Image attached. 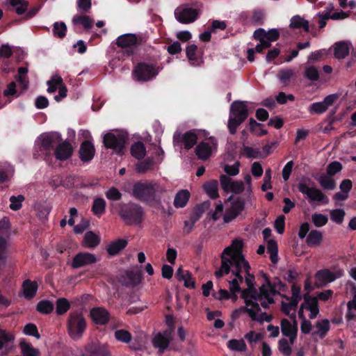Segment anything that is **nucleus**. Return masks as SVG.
<instances>
[{
  "mask_svg": "<svg viewBox=\"0 0 356 356\" xmlns=\"http://www.w3.org/2000/svg\"><path fill=\"white\" fill-rule=\"evenodd\" d=\"M323 241L322 233L316 229H312L308 234L306 242L309 247L319 245Z\"/></svg>",
  "mask_w": 356,
  "mask_h": 356,
  "instance_id": "obj_33",
  "label": "nucleus"
},
{
  "mask_svg": "<svg viewBox=\"0 0 356 356\" xmlns=\"http://www.w3.org/2000/svg\"><path fill=\"white\" fill-rule=\"evenodd\" d=\"M19 346L23 356H38V351L27 342H20Z\"/></svg>",
  "mask_w": 356,
  "mask_h": 356,
  "instance_id": "obj_54",
  "label": "nucleus"
},
{
  "mask_svg": "<svg viewBox=\"0 0 356 356\" xmlns=\"http://www.w3.org/2000/svg\"><path fill=\"white\" fill-rule=\"evenodd\" d=\"M23 332L29 336L35 337L37 339L40 338V335L38 332V330L37 326L33 323H28L26 324L23 329Z\"/></svg>",
  "mask_w": 356,
  "mask_h": 356,
  "instance_id": "obj_63",
  "label": "nucleus"
},
{
  "mask_svg": "<svg viewBox=\"0 0 356 356\" xmlns=\"http://www.w3.org/2000/svg\"><path fill=\"white\" fill-rule=\"evenodd\" d=\"M304 302L302 303L305 305V308L310 312L309 318L314 319L316 318L319 314L318 301L317 298L306 293L303 296Z\"/></svg>",
  "mask_w": 356,
  "mask_h": 356,
  "instance_id": "obj_22",
  "label": "nucleus"
},
{
  "mask_svg": "<svg viewBox=\"0 0 356 356\" xmlns=\"http://www.w3.org/2000/svg\"><path fill=\"white\" fill-rule=\"evenodd\" d=\"M349 47L346 42L341 41L335 43L334 55L337 59H343L349 54Z\"/></svg>",
  "mask_w": 356,
  "mask_h": 356,
  "instance_id": "obj_31",
  "label": "nucleus"
},
{
  "mask_svg": "<svg viewBox=\"0 0 356 356\" xmlns=\"http://www.w3.org/2000/svg\"><path fill=\"white\" fill-rule=\"evenodd\" d=\"M25 200V197L22 195L17 196L12 195L10 197V209L13 211H18L22 207V202Z\"/></svg>",
  "mask_w": 356,
  "mask_h": 356,
  "instance_id": "obj_56",
  "label": "nucleus"
},
{
  "mask_svg": "<svg viewBox=\"0 0 356 356\" xmlns=\"http://www.w3.org/2000/svg\"><path fill=\"white\" fill-rule=\"evenodd\" d=\"M312 220L316 227H321L327 223L328 218L325 215L314 213L312 216Z\"/></svg>",
  "mask_w": 356,
  "mask_h": 356,
  "instance_id": "obj_60",
  "label": "nucleus"
},
{
  "mask_svg": "<svg viewBox=\"0 0 356 356\" xmlns=\"http://www.w3.org/2000/svg\"><path fill=\"white\" fill-rule=\"evenodd\" d=\"M99 243V238L95 233H93L91 231H89L85 234L83 238L84 246L90 248H93L97 246Z\"/></svg>",
  "mask_w": 356,
  "mask_h": 356,
  "instance_id": "obj_38",
  "label": "nucleus"
},
{
  "mask_svg": "<svg viewBox=\"0 0 356 356\" xmlns=\"http://www.w3.org/2000/svg\"><path fill=\"white\" fill-rule=\"evenodd\" d=\"M67 327L68 334L72 339H80L87 327L86 320L83 312L79 310L70 312L67 321Z\"/></svg>",
  "mask_w": 356,
  "mask_h": 356,
  "instance_id": "obj_4",
  "label": "nucleus"
},
{
  "mask_svg": "<svg viewBox=\"0 0 356 356\" xmlns=\"http://www.w3.org/2000/svg\"><path fill=\"white\" fill-rule=\"evenodd\" d=\"M115 337L120 342L128 343L131 341L132 335L129 331L122 329L115 332Z\"/></svg>",
  "mask_w": 356,
  "mask_h": 356,
  "instance_id": "obj_55",
  "label": "nucleus"
},
{
  "mask_svg": "<svg viewBox=\"0 0 356 356\" xmlns=\"http://www.w3.org/2000/svg\"><path fill=\"white\" fill-rule=\"evenodd\" d=\"M175 275L179 281H184L185 287L195 289V282L193 279L191 273L188 270L184 271L181 267H179L177 270Z\"/></svg>",
  "mask_w": 356,
  "mask_h": 356,
  "instance_id": "obj_26",
  "label": "nucleus"
},
{
  "mask_svg": "<svg viewBox=\"0 0 356 356\" xmlns=\"http://www.w3.org/2000/svg\"><path fill=\"white\" fill-rule=\"evenodd\" d=\"M208 205H209V204L207 202H204L201 204L197 205L194 209L193 213L190 215V217H189V218L191 221V227L189 228L185 229V234H189L193 231V229H194V227H195V224L202 217V214L204 213Z\"/></svg>",
  "mask_w": 356,
  "mask_h": 356,
  "instance_id": "obj_23",
  "label": "nucleus"
},
{
  "mask_svg": "<svg viewBox=\"0 0 356 356\" xmlns=\"http://www.w3.org/2000/svg\"><path fill=\"white\" fill-rule=\"evenodd\" d=\"M342 164L339 161H332L330 163L326 168V172L329 175L334 176L337 173L341 171Z\"/></svg>",
  "mask_w": 356,
  "mask_h": 356,
  "instance_id": "obj_61",
  "label": "nucleus"
},
{
  "mask_svg": "<svg viewBox=\"0 0 356 356\" xmlns=\"http://www.w3.org/2000/svg\"><path fill=\"white\" fill-rule=\"evenodd\" d=\"M259 301H261L263 299H266L270 304L275 303L273 297L270 296V294H269V288L268 285L266 283L262 284L259 287Z\"/></svg>",
  "mask_w": 356,
  "mask_h": 356,
  "instance_id": "obj_53",
  "label": "nucleus"
},
{
  "mask_svg": "<svg viewBox=\"0 0 356 356\" xmlns=\"http://www.w3.org/2000/svg\"><path fill=\"white\" fill-rule=\"evenodd\" d=\"M131 154L136 159H143L146 154V148L141 141H138L131 145Z\"/></svg>",
  "mask_w": 356,
  "mask_h": 356,
  "instance_id": "obj_32",
  "label": "nucleus"
},
{
  "mask_svg": "<svg viewBox=\"0 0 356 356\" xmlns=\"http://www.w3.org/2000/svg\"><path fill=\"white\" fill-rule=\"evenodd\" d=\"M22 287L24 298L27 300L33 298L38 291V285L37 282L26 280L23 282Z\"/></svg>",
  "mask_w": 356,
  "mask_h": 356,
  "instance_id": "obj_27",
  "label": "nucleus"
},
{
  "mask_svg": "<svg viewBox=\"0 0 356 356\" xmlns=\"http://www.w3.org/2000/svg\"><path fill=\"white\" fill-rule=\"evenodd\" d=\"M47 84L48 86L47 92L54 93L63 84V81L60 76L55 75L47 81Z\"/></svg>",
  "mask_w": 356,
  "mask_h": 356,
  "instance_id": "obj_45",
  "label": "nucleus"
},
{
  "mask_svg": "<svg viewBox=\"0 0 356 356\" xmlns=\"http://www.w3.org/2000/svg\"><path fill=\"white\" fill-rule=\"evenodd\" d=\"M53 34L55 37L63 38L66 35L67 26L63 22H56L53 25Z\"/></svg>",
  "mask_w": 356,
  "mask_h": 356,
  "instance_id": "obj_48",
  "label": "nucleus"
},
{
  "mask_svg": "<svg viewBox=\"0 0 356 356\" xmlns=\"http://www.w3.org/2000/svg\"><path fill=\"white\" fill-rule=\"evenodd\" d=\"M71 305L65 298H60L56 302V312L57 315H63L70 309Z\"/></svg>",
  "mask_w": 356,
  "mask_h": 356,
  "instance_id": "obj_39",
  "label": "nucleus"
},
{
  "mask_svg": "<svg viewBox=\"0 0 356 356\" xmlns=\"http://www.w3.org/2000/svg\"><path fill=\"white\" fill-rule=\"evenodd\" d=\"M304 76L311 81H316L319 80L320 74L318 69L315 66L311 65L305 70Z\"/></svg>",
  "mask_w": 356,
  "mask_h": 356,
  "instance_id": "obj_51",
  "label": "nucleus"
},
{
  "mask_svg": "<svg viewBox=\"0 0 356 356\" xmlns=\"http://www.w3.org/2000/svg\"><path fill=\"white\" fill-rule=\"evenodd\" d=\"M154 160L152 158L148 157L146 159L139 161L136 166V170L138 173H145L154 167Z\"/></svg>",
  "mask_w": 356,
  "mask_h": 356,
  "instance_id": "obj_44",
  "label": "nucleus"
},
{
  "mask_svg": "<svg viewBox=\"0 0 356 356\" xmlns=\"http://www.w3.org/2000/svg\"><path fill=\"white\" fill-rule=\"evenodd\" d=\"M281 330L282 333L284 336H289L291 334L298 332L297 326H293L290 321L286 318H284L282 320Z\"/></svg>",
  "mask_w": 356,
  "mask_h": 356,
  "instance_id": "obj_49",
  "label": "nucleus"
},
{
  "mask_svg": "<svg viewBox=\"0 0 356 356\" xmlns=\"http://www.w3.org/2000/svg\"><path fill=\"white\" fill-rule=\"evenodd\" d=\"M191 194L187 190H181L177 193L175 200L174 206L176 208H183L188 203Z\"/></svg>",
  "mask_w": 356,
  "mask_h": 356,
  "instance_id": "obj_30",
  "label": "nucleus"
},
{
  "mask_svg": "<svg viewBox=\"0 0 356 356\" xmlns=\"http://www.w3.org/2000/svg\"><path fill=\"white\" fill-rule=\"evenodd\" d=\"M92 321L96 325H106L110 320V314L107 309L102 307H93L90 311Z\"/></svg>",
  "mask_w": 356,
  "mask_h": 356,
  "instance_id": "obj_15",
  "label": "nucleus"
},
{
  "mask_svg": "<svg viewBox=\"0 0 356 356\" xmlns=\"http://www.w3.org/2000/svg\"><path fill=\"white\" fill-rule=\"evenodd\" d=\"M96 261L97 259L93 254L89 252H79L74 257L71 266L73 268H79L85 266L95 264Z\"/></svg>",
  "mask_w": 356,
  "mask_h": 356,
  "instance_id": "obj_16",
  "label": "nucleus"
},
{
  "mask_svg": "<svg viewBox=\"0 0 356 356\" xmlns=\"http://www.w3.org/2000/svg\"><path fill=\"white\" fill-rule=\"evenodd\" d=\"M152 343L154 348L159 349V353L160 355L163 354L170 344V339L167 332H165L164 334L159 332L154 337Z\"/></svg>",
  "mask_w": 356,
  "mask_h": 356,
  "instance_id": "obj_24",
  "label": "nucleus"
},
{
  "mask_svg": "<svg viewBox=\"0 0 356 356\" xmlns=\"http://www.w3.org/2000/svg\"><path fill=\"white\" fill-rule=\"evenodd\" d=\"M235 263V267H238L240 264H243V270L245 272L246 277L245 279V284L248 287H253L254 286V276L252 274L250 273V266L249 263L245 260L244 255L243 254V251L241 253H238L235 258L234 259Z\"/></svg>",
  "mask_w": 356,
  "mask_h": 356,
  "instance_id": "obj_17",
  "label": "nucleus"
},
{
  "mask_svg": "<svg viewBox=\"0 0 356 356\" xmlns=\"http://www.w3.org/2000/svg\"><path fill=\"white\" fill-rule=\"evenodd\" d=\"M128 244V241L124 238H118L111 242L106 247L108 254L113 257L118 254Z\"/></svg>",
  "mask_w": 356,
  "mask_h": 356,
  "instance_id": "obj_25",
  "label": "nucleus"
},
{
  "mask_svg": "<svg viewBox=\"0 0 356 356\" xmlns=\"http://www.w3.org/2000/svg\"><path fill=\"white\" fill-rule=\"evenodd\" d=\"M106 203L102 197H96L92 203L91 211L97 217H101L106 211Z\"/></svg>",
  "mask_w": 356,
  "mask_h": 356,
  "instance_id": "obj_34",
  "label": "nucleus"
},
{
  "mask_svg": "<svg viewBox=\"0 0 356 356\" xmlns=\"http://www.w3.org/2000/svg\"><path fill=\"white\" fill-rule=\"evenodd\" d=\"M220 181L222 190L226 193L229 192L233 180L227 175H221L220 176Z\"/></svg>",
  "mask_w": 356,
  "mask_h": 356,
  "instance_id": "obj_64",
  "label": "nucleus"
},
{
  "mask_svg": "<svg viewBox=\"0 0 356 356\" xmlns=\"http://www.w3.org/2000/svg\"><path fill=\"white\" fill-rule=\"evenodd\" d=\"M248 115L247 105L244 102L235 101L232 104L227 124L231 134L236 133L238 127L248 118Z\"/></svg>",
  "mask_w": 356,
  "mask_h": 356,
  "instance_id": "obj_3",
  "label": "nucleus"
},
{
  "mask_svg": "<svg viewBox=\"0 0 356 356\" xmlns=\"http://www.w3.org/2000/svg\"><path fill=\"white\" fill-rule=\"evenodd\" d=\"M290 27L293 29H303L306 32L309 31V26L307 20H304L300 16L293 17L291 19Z\"/></svg>",
  "mask_w": 356,
  "mask_h": 356,
  "instance_id": "obj_47",
  "label": "nucleus"
},
{
  "mask_svg": "<svg viewBox=\"0 0 356 356\" xmlns=\"http://www.w3.org/2000/svg\"><path fill=\"white\" fill-rule=\"evenodd\" d=\"M268 252L270 254V259L273 264L278 261V248L277 242L274 239H270L267 243Z\"/></svg>",
  "mask_w": 356,
  "mask_h": 356,
  "instance_id": "obj_41",
  "label": "nucleus"
},
{
  "mask_svg": "<svg viewBox=\"0 0 356 356\" xmlns=\"http://www.w3.org/2000/svg\"><path fill=\"white\" fill-rule=\"evenodd\" d=\"M263 127V124L257 122L254 119H250L249 129L253 134H255L257 136L266 135L268 134V131L262 129Z\"/></svg>",
  "mask_w": 356,
  "mask_h": 356,
  "instance_id": "obj_36",
  "label": "nucleus"
},
{
  "mask_svg": "<svg viewBox=\"0 0 356 356\" xmlns=\"http://www.w3.org/2000/svg\"><path fill=\"white\" fill-rule=\"evenodd\" d=\"M131 195L143 202H153L156 197L155 184L152 182L137 181L133 185Z\"/></svg>",
  "mask_w": 356,
  "mask_h": 356,
  "instance_id": "obj_7",
  "label": "nucleus"
},
{
  "mask_svg": "<svg viewBox=\"0 0 356 356\" xmlns=\"http://www.w3.org/2000/svg\"><path fill=\"white\" fill-rule=\"evenodd\" d=\"M73 153L72 145L68 141L58 144L54 151L55 157L59 161H65L70 158Z\"/></svg>",
  "mask_w": 356,
  "mask_h": 356,
  "instance_id": "obj_20",
  "label": "nucleus"
},
{
  "mask_svg": "<svg viewBox=\"0 0 356 356\" xmlns=\"http://www.w3.org/2000/svg\"><path fill=\"white\" fill-rule=\"evenodd\" d=\"M120 218L127 225H139L145 215L143 208L135 202H129L120 206L118 211Z\"/></svg>",
  "mask_w": 356,
  "mask_h": 356,
  "instance_id": "obj_2",
  "label": "nucleus"
},
{
  "mask_svg": "<svg viewBox=\"0 0 356 356\" xmlns=\"http://www.w3.org/2000/svg\"><path fill=\"white\" fill-rule=\"evenodd\" d=\"M127 137L124 135H115L112 133H107L104 136L103 143L108 149H113L116 154L122 155L124 153V145Z\"/></svg>",
  "mask_w": 356,
  "mask_h": 356,
  "instance_id": "obj_10",
  "label": "nucleus"
},
{
  "mask_svg": "<svg viewBox=\"0 0 356 356\" xmlns=\"http://www.w3.org/2000/svg\"><path fill=\"white\" fill-rule=\"evenodd\" d=\"M245 208V202L241 199L238 198L232 204V218H236Z\"/></svg>",
  "mask_w": 356,
  "mask_h": 356,
  "instance_id": "obj_59",
  "label": "nucleus"
},
{
  "mask_svg": "<svg viewBox=\"0 0 356 356\" xmlns=\"http://www.w3.org/2000/svg\"><path fill=\"white\" fill-rule=\"evenodd\" d=\"M312 177L324 190L332 191L336 188L337 184L332 178L333 176L329 175L327 172L316 173L313 175Z\"/></svg>",
  "mask_w": 356,
  "mask_h": 356,
  "instance_id": "obj_21",
  "label": "nucleus"
},
{
  "mask_svg": "<svg viewBox=\"0 0 356 356\" xmlns=\"http://www.w3.org/2000/svg\"><path fill=\"white\" fill-rule=\"evenodd\" d=\"M141 37L134 33H125L116 39V45L122 49L124 56L129 57L134 56L138 51V47L142 44Z\"/></svg>",
  "mask_w": 356,
  "mask_h": 356,
  "instance_id": "obj_6",
  "label": "nucleus"
},
{
  "mask_svg": "<svg viewBox=\"0 0 356 356\" xmlns=\"http://www.w3.org/2000/svg\"><path fill=\"white\" fill-rule=\"evenodd\" d=\"M54 309V304L47 300H40L36 306V310L42 314H49Z\"/></svg>",
  "mask_w": 356,
  "mask_h": 356,
  "instance_id": "obj_42",
  "label": "nucleus"
},
{
  "mask_svg": "<svg viewBox=\"0 0 356 356\" xmlns=\"http://www.w3.org/2000/svg\"><path fill=\"white\" fill-rule=\"evenodd\" d=\"M315 277L323 285L334 282L337 278L335 274L328 269L318 270L315 274Z\"/></svg>",
  "mask_w": 356,
  "mask_h": 356,
  "instance_id": "obj_29",
  "label": "nucleus"
},
{
  "mask_svg": "<svg viewBox=\"0 0 356 356\" xmlns=\"http://www.w3.org/2000/svg\"><path fill=\"white\" fill-rule=\"evenodd\" d=\"M346 213L343 209H336L330 211V219L338 225H341L344 219Z\"/></svg>",
  "mask_w": 356,
  "mask_h": 356,
  "instance_id": "obj_58",
  "label": "nucleus"
},
{
  "mask_svg": "<svg viewBox=\"0 0 356 356\" xmlns=\"http://www.w3.org/2000/svg\"><path fill=\"white\" fill-rule=\"evenodd\" d=\"M227 348L234 351L244 352L247 346L243 339H231L227 343Z\"/></svg>",
  "mask_w": 356,
  "mask_h": 356,
  "instance_id": "obj_46",
  "label": "nucleus"
},
{
  "mask_svg": "<svg viewBox=\"0 0 356 356\" xmlns=\"http://www.w3.org/2000/svg\"><path fill=\"white\" fill-rule=\"evenodd\" d=\"M318 328V334L321 339H323L330 328V321L327 319H323L318 321L316 325Z\"/></svg>",
  "mask_w": 356,
  "mask_h": 356,
  "instance_id": "obj_52",
  "label": "nucleus"
},
{
  "mask_svg": "<svg viewBox=\"0 0 356 356\" xmlns=\"http://www.w3.org/2000/svg\"><path fill=\"white\" fill-rule=\"evenodd\" d=\"M292 297L290 298L286 295H283L282 297L286 300H289V303L282 302L281 309L282 311L286 315L289 314L291 310H295L298 307L299 301L302 299L300 295V287L293 284L291 287Z\"/></svg>",
  "mask_w": 356,
  "mask_h": 356,
  "instance_id": "obj_11",
  "label": "nucleus"
},
{
  "mask_svg": "<svg viewBox=\"0 0 356 356\" xmlns=\"http://www.w3.org/2000/svg\"><path fill=\"white\" fill-rule=\"evenodd\" d=\"M212 152L211 145L207 142H201L195 147V154L201 160L208 159Z\"/></svg>",
  "mask_w": 356,
  "mask_h": 356,
  "instance_id": "obj_28",
  "label": "nucleus"
},
{
  "mask_svg": "<svg viewBox=\"0 0 356 356\" xmlns=\"http://www.w3.org/2000/svg\"><path fill=\"white\" fill-rule=\"evenodd\" d=\"M39 139V151L44 155V159H46L51 155L52 150L55 151V146L61 140V137L58 133L50 132L42 134Z\"/></svg>",
  "mask_w": 356,
  "mask_h": 356,
  "instance_id": "obj_9",
  "label": "nucleus"
},
{
  "mask_svg": "<svg viewBox=\"0 0 356 356\" xmlns=\"http://www.w3.org/2000/svg\"><path fill=\"white\" fill-rule=\"evenodd\" d=\"M242 312H247L252 320H258L257 318V314H258L257 312H254L253 309L248 308V306L234 310L232 314V318L233 319L239 318Z\"/></svg>",
  "mask_w": 356,
  "mask_h": 356,
  "instance_id": "obj_50",
  "label": "nucleus"
},
{
  "mask_svg": "<svg viewBox=\"0 0 356 356\" xmlns=\"http://www.w3.org/2000/svg\"><path fill=\"white\" fill-rule=\"evenodd\" d=\"M14 172L13 166L5 163L0 164V184H3L9 180L10 176Z\"/></svg>",
  "mask_w": 356,
  "mask_h": 356,
  "instance_id": "obj_37",
  "label": "nucleus"
},
{
  "mask_svg": "<svg viewBox=\"0 0 356 356\" xmlns=\"http://www.w3.org/2000/svg\"><path fill=\"white\" fill-rule=\"evenodd\" d=\"M259 291L254 286L243 289L241 294V297L244 300L245 305L248 307L251 306V309H253L257 314L261 312L260 306L257 302V301H259Z\"/></svg>",
  "mask_w": 356,
  "mask_h": 356,
  "instance_id": "obj_12",
  "label": "nucleus"
},
{
  "mask_svg": "<svg viewBox=\"0 0 356 356\" xmlns=\"http://www.w3.org/2000/svg\"><path fill=\"white\" fill-rule=\"evenodd\" d=\"M243 243L241 240L234 239L232 244L225 248L221 255L220 268L215 272V276L220 278L224 274H228L230 272V267H235L234 259L238 253L242 252Z\"/></svg>",
  "mask_w": 356,
  "mask_h": 356,
  "instance_id": "obj_1",
  "label": "nucleus"
},
{
  "mask_svg": "<svg viewBox=\"0 0 356 356\" xmlns=\"http://www.w3.org/2000/svg\"><path fill=\"white\" fill-rule=\"evenodd\" d=\"M95 148L92 142L84 140L80 145L79 158L84 163L90 162L95 156Z\"/></svg>",
  "mask_w": 356,
  "mask_h": 356,
  "instance_id": "obj_19",
  "label": "nucleus"
},
{
  "mask_svg": "<svg viewBox=\"0 0 356 356\" xmlns=\"http://www.w3.org/2000/svg\"><path fill=\"white\" fill-rule=\"evenodd\" d=\"M105 195L108 200H111V201H118V200H121L122 196V195L120 192V191L114 186L111 187L105 193Z\"/></svg>",
  "mask_w": 356,
  "mask_h": 356,
  "instance_id": "obj_62",
  "label": "nucleus"
},
{
  "mask_svg": "<svg viewBox=\"0 0 356 356\" xmlns=\"http://www.w3.org/2000/svg\"><path fill=\"white\" fill-rule=\"evenodd\" d=\"M18 15H22L28 10L29 2L25 0H8Z\"/></svg>",
  "mask_w": 356,
  "mask_h": 356,
  "instance_id": "obj_40",
  "label": "nucleus"
},
{
  "mask_svg": "<svg viewBox=\"0 0 356 356\" xmlns=\"http://www.w3.org/2000/svg\"><path fill=\"white\" fill-rule=\"evenodd\" d=\"M197 50V47L194 44L188 45L186 50L187 58L188 59L190 63L195 66L198 65L200 63L199 59L196 54Z\"/></svg>",
  "mask_w": 356,
  "mask_h": 356,
  "instance_id": "obj_43",
  "label": "nucleus"
},
{
  "mask_svg": "<svg viewBox=\"0 0 356 356\" xmlns=\"http://www.w3.org/2000/svg\"><path fill=\"white\" fill-rule=\"evenodd\" d=\"M175 15L177 20L181 24H190L195 22L199 15L198 11L193 8L176 9Z\"/></svg>",
  "mask_w": 356,
  "mask_h": 356,
  "instance_id": "obj_14",
  "label": "nucleus"
},
{
  "mask_svg": "<svg viewBox=\"0 0 356 356\" xmlns=\"http://www.w3.org/2000/svg\"><path fill=\"white\" fill-rule=\"evenodd\" d=\"M306 181H310L309 178H302V179L298 182L297 187L298 191L303 195H307L309 202H318L324 204H327L329 202L328 197L322 192L321 190L315 187H309Z\"/></svg>",
  "mask_w": 356,
  "mask_h": 356,
  "instance_id": "obj_8",
  "label": "nucleus"
},
{
  "mask_svg": "<svg viewBox=\"0 0 356 356\" xmlns=\"http://www.w3.org/2000/svg\"><path fill=\"white\" fill-rule=\"evenodd\" d=\"M197 129L189 130L184 134L175 132L173 136V140L174 142L182 143L184 148L188 150L197 143Z\"/></svg>",
  "mask_w": 356,
  "mask_h": 356,
  "instance_id": "obj_13",
  "label": "nucleus"
},
{
  "mask_svg": "<svg viewBox=\"0 0 356 356\" xmlns=\"http://www.w3.org/2000/svg\"><path fill=\"white\" fill-rule=\"evenodd\" d=\"M294 76V72L291 69L282 70L278 72L277 77L280 80L281 83L285 86L288 85L291 79Z\"/></svg>",
  "mask_w": 356,
  "mask_h": 356,
  "instance_id": "obj_57",
  "label": "nucleus"
},
{
  "mask_svg": "<svg viewBox=\"0 0 356 356\" xmlns=\"http://www.w3.org/2000/svg\"><path fill=\"white\" fill-rule=\"evenodd\" d=\"M106 355H109V352L104 345L92 342L85 346L81 356H104Z\"/></svg>",
  "mask_w": 356,
  "mask_h": 356,
  "instance_id": "obj_18",
  "label": "nucleus"
},
{
  "mask_svg": "<svg viewBox=\"0 0 356 356\" xmlns=\"http://www.w3.org/2000/svg\"><path fill=\"white\" fill-rule=\"evenodd\" d=\"M161 70L156 63L140 62L134 67L132 75L138 82H147L154 79Z\"/></svg>",
  "mask_w": 356,
  "mask_h": 356,
  "instance_id": "obj_5",
  "label": "nucleus"
},
{
  "mask_svg": "<svg viewBox=\"0 0 356 356\" xmlns=\"http://www.w3.org/2000/svg\"><path fill=\"white\" fill-rule=\"evenodd\" d=\"M203 187L207 194L211 199H216L218 197V184L216 180H211L205 183Z\"/></svg>",
  "mask_w": 356,
  "mask_h": 356,
  "instance_id": "obj_35",
  "label": "nucleus"
}]
</instances>
